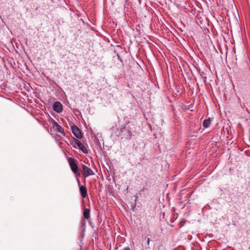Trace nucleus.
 Here are the masks:
<instances>
[{
  "instance_id": "nucleus-15",
  "label": "nucleus",
  "mask_w": 250,
  "mask_h": 250,
  "mask_svg": "<svg viewBox=\"0 0 250 250\" xmlns=\"http://www.w3.org/2000/svg\"><path fill=\"white\" fill-rule=\"evenodd\" d=\"M117 56H118V58L119 60L121 62H122V59H121V58H120V56L119 55V54H117Z\"/></svg>"
},
{
  "instance_id": "nucleus-4",
  "label": "nucleus",
  "mask_w": 250,
  "mask_h": 250,
  "mask_svg": "<svg viewBox=\"0 0 250 250\" xmlns=\"http://www.w3.org/2000/svg\"><path fill=\"white\" fill-rule=\"evenodd\" d=\"M71 130L73 134L77 138L81 139L82 138L83 134L80 129L76 125L72 126Z\"/></svg>"
},
{
  "instance_id": "nucleus-5",
  "label": "nucleus",
  "mask_w": 250,
  "mask_h": 250,
  "mask_svg": "<svg viewBox=\"0 0 250 250\" xmlns=\"http://www.w3.org/2000/svg\"><path fill=\"white\" fill-rule=\"evenodd\" d=\"M74 141L79 148L84 154L88 153V151L85 146L78 139L74 138Z\"/></svg>"
},
{
  "instance_id": "nucleus-13",
  "label": "nucleus",
  "mask_w": 250,
  "mask_h": 250,
  "mask_svg": "<svg viewBox=\"0 0 250 250\" xmlns=\"http://www.w3.org/2000/svg\"><path fill=\"white\" fill-rule=\"evenodd\" d=\"M149 242H150V239H149V238H147V244L148 245H149Z\"/></svg>"
},
{
  "instance_id": "nucleus-7",
  "label": "nucleus",
  "mask_w": 250,
  "mask_h": 250,
  "mask_svg": "<svg viewBox=\"0 0 250 250\" xmlns=\"http://www.w3.org/2000/svg\"><path fill=\"white\" fill-rule=\"evenodd\" d=\"M52 125L54 129L57 130L58 132L62 133L63 135H65L63 128L54 120L52 121Z\"/></svg>"
},
{
  "instance_id": "nucleus-9",
  "label": "nucleus",
  "mask_w": 250,
  "mask_h": 250,
  "mask_svg": "<svg viewBox=\"0 0 250 250\" xmlns=\"http://www.w3.org/2000/svg\"><path fill=\"white\" fill-rule=\"evenodd\" d=\"M210 123H211V120L209 118H208V119H205L204 120V121L203 122V126L205 128H208L210 126Z\"/></svg>"
},
{
  "instance_id": "nucleus-8",
  "label": "nucleus",
  "mask_w": 250,
  "mask_h": 250,
  "mask_svg": "<svg viewBox=\"0 0 250 250\" xmlns=\"http://www.w3.org/2000/svg\"><path fill=\"white\" fill-rule=\"evenodd\" d=\"M80 191L81 196L83 198H85L87 196V192L86 188L83 186H80Z\"/></svg>"
},
{
  "instance_id": "nucleus-10",
  "label": "nucleus",
  "mask_w": 250,
  "mask_h": 250,
  "mask_svg": "<svg viewBox=\"0 0 250 250\" xmlns=\"http://www.w3.org/2000/svg\"><path fill=\"white\" fill-rule=\"evenodd\" d=\"M84 219H88L90 217V210L88 208H85L83 212Z\"/></svg>"
},
{
  "instance_id": "nucleus-19",
  "label": "nucleus",
  "mask_w": 250,
  "mask_h": 250,
  "mask_svg": "<svg viewBox=\"0 0 250 250\" xmlns=\"http://www.w3.org/2000/svg\"><path fill=\"white\" fill-rule=\"evenodd\" d=\"M89 223H90V225H91V226H92V227H93V226H92V222H91V221H90V222H89Z\"/></svg>"
},
{
  "instance_id": "nucleus-18",
  "label": "nucleus",
  "mask_w": 250,
  "mask_h": 250,
  "mask_svg": "<svg viewBox=\"0 0 250 250\" xmlns=\"http://www.w3.org/2000/svg\"><path fill=\"white\" fill-rule=\"evenodd\" d=\"M174 220H175L171 219V220H170V222H171V223H173V222H174Z\"/></svg>"
},
{
  "instance_id": "nucleus-2",
  "label": "nucleus",
  "mask_w": 250,
  "mask_h": 250,
  "mask_svg": "<svg viewBox=\"0 0 250 250\" xmlns=\"http://www.w3.org/2000/svg\"><path fill=\"white\" fill-rule=\"evenodd\" d=\"M83 174L85 178L94 174L92 169L84 165H82Z\"/></svg>"
},
{
  "instance_id": "nucleus-16",
  "label": "nucleus",
  "mask_w": 250,
  "mask_h": 250,
  "mask_svg": "<svg viewBox=\"0 0 250 250\" xmlns=\"http://www.w3.org/2000/svg\"><path fill=\"white\" fill-rule=\"evenodd\" d=\"M123 250H131L129 248H125Z\"/></svg>"
},
{
  "instance_id": "nucleus-3",
  "label": "nucleus",
  "mask_w": 250,
  "mask_h": 250,
  "mask_svg": "<svg viewBox=\"0 0 250 250\" xmlns=\"http://www.w3.org/2000/svg\"><path fill=\"white\" fill-rule=\"evenodd\" d=\"M148 195V189L146 188H143L142 189L140 190L138 194H136V198H138L139 197H141L144 199H146V197H147Z\"/></svg>"
},
{
  "instance_id": "nucleus-12",
  "label": "nucleus",
  "mask_w": 250,
  "mask_h": 250,
  "mask_svg": "<svg viewBox=\"0 0 250 250\" xmlns=\"http://www.w3.org/2000/svg\"><path fill=\"white\" fill-rule=\"evenodd\" d=\"M185 223V221H184L183 220H181L179 224V229L181 228L182 227H183Z\"/></svg>"
},
{
  "instance_id": "nucleus-11",
  "label": "nucleus",
  "mask_w": 250,
  "mask_h": 250,
  "mask_svg": "<svg viewBox=\"0 0 250 250\" xmlns=\"http://www.w3.org/2000/svg\"><path fill=\"white\" fill-rule=\"evenodd\" d=\"M81 228L82 229L83 232H84L85 230V220H82L81 221Z\"/></svg>"
},
{
  "instance_id": "nucleus-1",
  "label": "nucleus",
  "mask_w": 250,
  "mask_h": 250,
  "mask_svg": "<svg viewBox=\"0 0 250 250\" xmlns=\"http://www.w3.org/2000/svg\"><path fill=\"white\" fill-rule=\"evenodd\" d=\"M67 160L72 172L75 174L76 177L81 176L80 171L78 166V162L73 158L68 157Z\"/></svg>"
},
{
  "instance_id": "nucleus-17",
  "label": "nucleus",
  "mask_w": 250,
  "mask_h": 250,
  "mask_svg": "<svg viewBox=\"0 0 250 250\" xmlns=\"http://www.w3.org/2000/svg\"><path fill=\"white\" fill-rule=\"evenodd\" d=\"M95 221H96V222H95V223H99V220H98V219H96V220H94Z\"/></svg>"
},
{
  "instance_id": "nucleus-14",
  "label": "nucleus",
  "mask_w": 250,
  "mask_h": 250,
  "mask_svg": "<svg viewBox=\"0 0 250 250\" xmlns=\"http://www.w3.org/2000/svg\"><path fill=\"white\" fill-rule=\"evenodd\" d=\"M77 182H78V185L79 186V187H80V186H81L80 185V184H81V183H80V180H79V179L78 178V180H77Z\"/></svg>"
},
{
  "instance_id": "nucleus-6",
  "label": "nucleus",
  "mask_w": 250,
  "mask_h": 250,
  "mask_svg": "<svg viewBox=\"0 0 250 250\" xmlns=\"http://www.w3.org/2000/svg\"><path fill=\"white\" fill-rule=\"evenodd\" d=\"M53 109L57 113H61L62 111V105L60 102H56L53 105Z\"/></svg>"
}]
</instances>
